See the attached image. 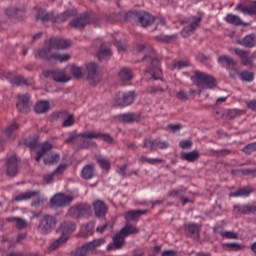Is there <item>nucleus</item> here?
<instances>
[{
  "mask_svg": "<svg viewBox=\"0 0 256 256\" xmlns=\"http://www.w3.org/2000/svg\"><path fill=\"white\" fill-rule=\"evenodd\" d=\"M47 44L49 45L50 49L39 50L36 57L48 59V61H59V63H65V61H69V59H71L69 54H51V49H68V47H71V40L51 38Z\"/></svg>",
  "mask_w": 256,
  "mask_h": 256,
  "instance_id": "nucleus-1",
  "label": "nucleus"
},
{
  "mask_svg": "<svg viewBox=\"0 0 256 256\" xmlns=\"http://www.w3.org/2000/svg\"><path fill=\"white\" fill-rule=\"evenodd\" d=\"M136 233H139L137 227L131 224H126L125 227L122 228L120 233L116 234L113 237L114 245L109 244L107 246V251H113L114 247L115 249H121V247L125 245V237H129V235H135Z\"/></svg>",
  "mask_w": 256,
  "mask_h": 256,
  "instance_id": "nucleus-2",
  "label": "nucleus"
},
{
  "mask_svg": "<svg viewBox=\"0 0 256 256\" xmlns=\"http://www.w3.org/2000/svg\"><path fill=\"white\" fill-rule=\"evenodd\" d=\"M77 229V225L72 222H63L58 228V233H61V237L56 239L49 247L50 251H55V249L61 247V245L67 243L69 240V235Z\"/></svg>",
  "mask_w": 256,
  "mask_h": 256,
  "instance_id": "nucleus-3",
  "label": "nucleus"
},
{
  "mask_svg": "<svg viewBox=\"0 0 256 256\" xmlns=\"http://www.w3.org/2000/svg\"><path fill=\"white\" fill-rule=\"evenodd\" d=\"M191 80L197 87L202 89H213L217 87V82L215 78L205 72L195 71L194 76L191 77Z\"/></svg>",
  "mask_w": 256,
  "mask_h": 256,
  "instance_id": "nucleus-4",
  "label": "nucleus"
},
{
  "mask_svg": "<svg viewBox=\"0 0 256 256\" xmlns=\"http://www.w3.org/2000/svg\"><path fill=\"white\" fill-rule=\"evenodd\" d=\"M73 15H77V10L66 11L60 14L57 18H53V14L47 13L45 10H38L36 19H40V21H52L53 23H63L64 21H67L68 17Z\"/></svg>",
  "mask_w": 256,
  "mask_h": 256,
  "instance_id": "nucleus-5",
  "label": "nucleus"
},
{
  "mask_svg": "<svg viewBox=\"0 0 256 256\" xmlns=\"http://www.w3.org/2000/svg\"><path fill=\"white\" fill-rule=\"evenodd\" d=\"M135 102V92L128 91V92H119L116 94L114 98V103L116 107H127L132 105Z\"/></svg>",
  "mask_w": 256,
  "mask_h": 256,
  "instance_id": "nucleus-6",
  "label": "nucleus"
},
{
  "mask_svg": "<svg viewBox=\"0 0 256 256\" xmlns=\"http://www.w3.org/2000/svg\"><path fill=\"white\" fill-rule=\"evenodd\" d=\"M101 245H105V239L100 238L96 239L90 243L85 244L83 247L78 248L76 251L72 252L73 256H87L93 249L96 247H101Z\"/></svg>",
  "mask_w": 256,
  "mask_h": 256,
  "instance_id": "nucleus-7",
  "label": "nucleus"
},
{
  "mask_svg": "<svg viewBox=\"0 0 256 256\" xmlns=\"http://www.w3.org/2000/svg\"><path fill=\"white\" fill-rule=\"evenodd\" d=\"M55 225H57V219L55 217L44 215L39 224V231L47 235V233H51L55 229Z\"/></svg>",
  "mask_w": 256,
  "mask_h": 256,
  "instance_id": "nucleus-8",
  "label": "nucleus"
},
{
  "mask_svg": "<svg viewBox=\"0 0 256 256\" xmlns=\"http://www.w3.org/2000/svg\"><path fill=\"white\" fill-rule=\"evenodd\" d=\"M218 63L223 66L226 65V68L229 71L230 77H232V79H235V77L239 76V71L235 68V65H237V63L235 62V60H233V58L223 55L218 58Z\"/></svg>",
  "mask_w": 256,
  "mask_h": 256,
  "instance_id": "nucleus-9",
  "label": "nucleus"
},
{
  "mask_svg": "<svg viewBox=\"0 0 256 256\" xmlns=\"http://www.w3.org/2000/svg\"><path fill=\"white\" fill-rule=\"evenodd\" d=\"M89 213H91V205L87 203L73 206L69 210V215L75 219H79V217H85V215H89Z\"/></svg>",
  "mask_w": 256,
  "mask_h": 256,
  "instance_id": "nucleus-10",
  "label": "nucleus"
},
{
  "mask_svg": "<svg viewBox=\"0 0 256 256\" xmlns=\"http://www.w3.org/2000/svg\"><path fill=\"white\" fill-rule=\"evenodd\" d=\"M73 202V197L71 195L58 193L51 199L52 207H67V205Z\"/></svg>",
  "mask_w": 256,
  "mask_h": 256,
  "instance_id": "nucleus-11",
  "label": "nucleus"
},
{
  "mask_svg": "<svg viewBox=\"0 0 256 256\" xmlns=\"http://www.w3.org/2000/svg\"><path fill=\"white\" fill-rule=\"evenodd\" d=\"M45 77H51L57 83H67L71 81V76L67 75L64 71H46L44 72Z\"/></svg>",
  "mask_w": 256,
  "mask_h": 256,
  "instance_id": "nucleus-12",
  "label": "nucleus"
},
{
  "mask_svg": "<svg viewBox=\"0 0 256 256\" xmlns=\"http://www.w3.org/2000/svg\"><path fill=\"white\" fill-rule=\"evenodd\" d=\"M78 137H82V139H101L102 141H106V143H113V138L108 134H101L95 131L83 132L78 135Z\"/></svg>",
  "mask_w": 256,
  "mask_h": 256,
  "instance_id": "nucleus-13",
  "label": "nucleus"
},
{
  "mask_svg": "<svg viewBox=\"0 0 256 256\" xmlns=\"http://www.w3.org/2000/svg\"><path fill=\"white\" fill-rule=\"evenodd\" d=\"M151 61V68L148 73L153 77V79L159 80L163 77V72L161 71V62L157 58H149Z\"/></svg>",
  "mask_w": 256,
  "mask_h": 256,
  "instance_id": "nucleus-14",
  "label": "nucleus"
},
{
  "mask_svg": "<svg viewBox=\"0 0 256 256\" xmlns=\"http://www.w3.org/2000/svg\"><path fill=\"white\" fill-rule=\"evenodd\" d=\"M187 23H189L190 25L184 27V29L181 32L182 37H189V35H191V33H193V31H195V29H197V27L201 25V18L200 17L189 18L187 20Z\"/></svg>",
  "mask_w": 256,
  "mask_h": 256,
  "instance_id": "nucleus-15",
  "label": "nucleus"
},
{
  "mask_svg": "<svg viewBox=\"0 0 256 256\" xmlns=\"http://www.w3.org/2000/svg\"><path fill=\"white\" fill-rule=\"evenodd\" d=\"M6 167L7 175H9V177H14V175L19 172V159L17 156L13 155L9 157L6 162Z\"/></svg>",
  "mask_w": 256,
  "mask_h": 256,
  "instance_id": "nucleus-16",
  "label": "nucleus"
},
{
  "mask_svg": "<svg viewBox=\"0 0 256 256\" xmlns=\"http://www.w3.org/2000/svg\"><path fill=\"white\" fill-rule=\"evenodd\" d=\"M235 54L240 57L242 61V65H245V67H252L253 66V57L255 55H250L249 52L244 51L242 49L236 48Z\"/></svg>",
  "mask_w": 256,
  "mask_h": 256,
  "instance_id": "nucleus-17",
  "label": "nucleus"
},
{
  "mask_svg": "<svg viewBox=\"0 0 256 256\" xmlns=\"http://www.w3.org/2000/svg\"><path fill=\"white\" fill-rule=\"evenodd\" d=\"M16 107L20 113H29V95L20 94L18 95V101Z\"/></svg>",
  "mask_w": 256,
  "mask_h": 256,
  "instance_id": "nucleus-18",
  "label": "nucleus"
},
{
  "mask_svg": "<svg viewBox=\"0 0 256 256\" xmlns=\"http://www.w3.org/2000/svg\"><path fill=\"white\" fill-rule=\"evenodd\" d=\"M87 71H88V81L90 85H97L99 83V74H97V64L95 63H90L87 66Z\"/></svg>",
  "mask_w": 256,
  "mask_h": 256,
  "instance_id": "nucleus-19",
  "label": "nucleus"
},
{
  "mask_svg": "<svg viewBox=\"0 0 256 256\" xmlns=\"http://www.w3.org/2000/svg\"><path fill=\"white\" fill-rule=\"evenodd\" d=\"M144 146L147 149H167L169 147V143L165 141H160V140H151V139H146L144 141Z\"/></svg>",
  "mask_w": 256,
  "mask_h": 256,
  "instance_id": "nucleus-20",
  "label": "nucleus"
},
{
  "mask_svg": "<svg viewBox=\"0 0 256 256\" xmlns=\"http://www.w3.org/2000/svg\"><path fill=\"white\" fill-rule=\"evenodd\" d=\"M92 205H93L94 213L97 217H105L107 213V205L105 204V202L101 200H96L93 202Z\"/></svg>",
  "mask_w": 256,
  "mask_h": 256,
  "instance_id": "nucleus-21",
  "label": "nucleus"
},
{
  "mask_svg": "<svg viewBox=\"0 0 256 256\" xmlns=\"http://www.w3.org/2000/svg\"><path fill=\"white\" fill-rule=\"evenodd\" d=\"M235 9L241 11L244 15H256V1L251 2L250 6L238 4Z\"/></svg>",
  "mask_w": 256,
  "mask_h": 256,
  "instance_id": "nucleus-22",
  "label": "nucleus"
},
{
  "mask_svg": "<svg viewBox=\"0 0 256 256\" xmlns=\"http://www.w3.org/2000/svg\"><path fill=\"white\" fill-rule=\"evenodd\" d=\"M185 231L192 239H199V225L195 223L186 224Z\"/></svg>",
  "mask_w": 256,
  "mask_h": 256,
  "instance_id": "nucleus-23",
  "label": "nucleus"
},
{
  "mask_svg": "<svg viewBox=\"0 0 256 256\" xmlns=\"http://www.w3.org/2000/svg\"><path fill=\"white\" fill-rule=\"evenodd\" d=\"M139 23L142 27H149V25H153V23H155V17L147 12H143L139 16Z\"/></svg>",
  "mask_w": 256,
  "mask_h": 256,
  "instance_id": "nucleus-24",
  "label": "nucleus"
},
{
  "mask_svg": "<svg viewBox=\"0 0 256 256\" xmlns=\"http://www.w3.org/2000/svg\"><path fill=\"white\" fill-rule=\"evenodd\" d=\"M146 210H130L125 213L124 217L126 221H137L141 215H145Z\"/></svg>",
  "mask_w": 256,
  "mask_h": 256,
  "instance_id": "nucleus-25",
  "label": "nucleus"
},
{
  "mask_svg": "<svg viewBox=\"0 0 256 256\" xmlns=\"http://www.w3.org/2000/svg\"><path fill=\"white\" fill-rule=\"evenodd\" d=\"M53 149V145L49 142H45L41 145V148L37 152L36 161H41V158L45 157L49 151Z\"/></svg>",
  "mask_w": 256,
  "mask_h": 256,
  "instance_id": "nucleus-26",
  "label": "nucleus"
},
{
  "mask_svg": "<svg viewBox=\"0 0 256 256\" xmlns=\"http://www.w3.org/2000/svg\"><path fill=\"white\" fill-rule=\"evenodd\" d=\"M118 77L122 83H129L133 79V71L129 68H122L118 73Z\"/></svg>",
  "mask_w": 256,
  "mask_h": 256,
  "instance_id": "nucleus-27",
  "label": "nucleus"
},
{
  "mask_svg": "<svg viewBox=\"0 0 256 256\" xmlns=\"http://www.w3.org/2000/svg\"><path fill=\"white\" fill-rule=\"evenodd\" d=\"M89 23V16L86 14L80 16L79 18L75 19L70 23L71 27H75L76 29H83L85 25Z\"/></svg>",
  "mask_w": 256,
  "mask_h": 256,
  "instance_id": "nucleus-28",
  "label": "nucleus"
},
{
  "mask_svg": "<svg viewBox=\"0 0 256 256\" xmlns=\"http://www.w3.org/2000/svg\"><path fill=\"white\" fill-rule=\"evenodd\" d=\"M181 159L183 161H188V163H195V161L199 159V151L183 152L181 154Z\"/></svg>",
  "mask_w": 256,
  "mask_h": 256,
  "instance_id": "nucleus-29",
  "label": "nucleus"
},
{
  "mask_svg": "<svg viewBox=\"0 0 256 256\" xmlns=\"http://www.w3.org/2000/svg\"><path fill=\"white\" fill-rule=\"evenodd\" d=\"M19 129V124H17V122H13L12 124H10L4 131V135H6V137L8 139H13L15 138V133H17V130Z\"/></svg>",
  "mask_w": 256,
  "mask_h": 256,
  "instance_id": "nucleus-30",
  "label": "nucleus"
},
{
  "mask_svg": "<svg viewBox=\"0 0 256 256\" xmlns=\"http://www.w3.org/2000/svg\"><path fill=\"white\" fill-rule=\"evenodd\" d=\"M240 45L243 47H256V36L253 34L247 35L240 41Z\"/></svg>",
  "mask_w": 256,
  "mask_h": 256,
  "instance_id": "nucleus-31",
  "label": "nucleus"
},
{
  "mask_svg": "<svg viewBox=\"0 0 256 256\" xmlns=\"http://www.w3.org/2000/svg\"><path fill=\"white\" fill-rule=\"evenodd\" d=\"M96 160L104 171H109L111 169V160H109V158L98 155L96 156Z\"/></svg>",
  "mask_w": 256,
  "mask_h": 256,
  "instance_id": "nucleus-32",
  "label": "nucleus"
},
{
  "mask_svg": "<svg viewBox=\"0 0 256 256\" xmlns=\"http://www.w3.org/2000/svg\"><path fill=\"white\" fill-rule=\"evenodd\" d=\"M253 193V190L249 187L238 189L236 192H231L230 197H247Z\"/></svg>",
  "mask_w": 256,
  "mask_h": 256,
  "instance_id": "nucleus-33",
  "label": "nucleus"
},
{
  "mask_svg": "<svg viewBox=\"0 0 256 256\" xmlns=\"http://www.w3.org/2000/svg\"><path fill=\"white\" fill-rule=\"evenodd\" d=\"M37 195H39V192L37 191H28L16 196L15 201H27L33 199V197H37Z\"/></svg>",
  "mask_w": 256,
  "mask_h": 256,
  "instance_id": "nucleus-34",
  "label": "nucleus"
},
{
  "mask_svg": "<svg viewBox=\"0 0 256 256\" xmlns=\"http://www.w3.org/2000/svg\"><path fill=\"white\" fill-rule=\"evenodd\" d=\"M7 79H9L12 85H23V83H25V80L23 79V77L17 76L13 72L8 73Z\"/></svg>",
  "mask_w": 256,
  "mask_h": 256,
  "instance_id": "nucleus-35",
  "label": "nucleus"
},
{
  "mask_svg": "<svg viewBox=\"0 0 256 256\" xmlns=\"http://www.w3.org/2000/svg\"><path fill=\"white\" fill-rule=\"evenodd\" d=\"M225 21L227 23H230V25H243V21H241V18L235 14H228L225 17Z\"/></svg>",
  "mask_w": 256,
  "mask_h": 256,
  "instance_id": "nucleus-36",
  "label": "nucleus"
},
{
  "mask_svg": "<svg viewBox=\"0 0 256 256\" xmlns=\"http://www.w3.org/2000/svg\"><path fill=\"white\" fill-rule=\"evenodd\" d=\"M95 172V166L93 165H86L82 169V177L83 179H91L93 177V173Z\"/></svg>",
  "mask_w": 256,
  "mask_h": 256,
  "instance_id": "nucleus-37",
  "label": "nucleus"
},
{
  "mask_svg": "<svg viewBox=\"0 0 256 256\" xmlns=\"http://www.w3.org/2000/svg\"><path fill=\"white\" fill-rule=\"evenodd\" d=\"M94 228H95V224L93 222H90L89 224L81 227L80 235L82 237H87V235H91V233H93Z\"/></svg>",
  "mask_w": 256,
  "mask_h": 256,
  "instance_id": "nucleus-38",
  "label": "nucleus"
},
{
  "mask_svg": "<svg viewBox=\"0 0 256 256\" xmlns=\"http://www.w3.org/2000/svg\"><path fill=\"white\" fill-rule=\"evenodd\" d=\"M36 113H46V111H49V102L48 101H40L36 103L34 107Z\"/></svg>",
  "mask_w": 256,
  "mask_h": 256,
  "instance_id": "nucleus-39",
  "label": "nucleus"
},
{
  "mask_svg": "<svg viewBox=\"0 0 256 256\" xmlns=\"http://www.w3.org/2000/svg\"><path fill=\"white\" fill-rule=\"evenodd\" d=\"M69 71L76 77L77 79H81L83 77V69L81 67L75 66L74 64L67 67Z\"/></svg>",
  "mask_w": 256,
  "mask_h": 256,
  "instance_id": "nucleus-40",
  "label": "nucleus"
},
{
  "mask_svg": "<svg viewBox=\"0 0 256 256\" xmlns=\"http://www.w3.org/2000/svg\"><path fill=\"white\" fill-rule=\"evenodd\" d=\"M235 210L239 211V213H243L244 215H248V213L256 211V207L251 205L235 206Z\"/></svg>",
  "mask_w": 256,
  "mask_h": 256,
  "instance_id": "nucleus-41",
  "label": "nucleus"
},
{
  "mask_svg": "<svg viewBox=\"0 0 256 256\" xmlns=\"http://www.w3.org/2000/svg\"><path fill=\"white\" fill-rule=\"evenodd\" d=\"M97 57L100 61H103L104 59H109V57H111V50L109 48L103 49V46H101L100 50L97 53Z\"/></svg>",
  "mask_w": 256,
  "mask_h": 256,
  "instance_id": "nucleus-42",
  "label": "nucleus"
},
{
  "mask_svg": "<svg viewBox=\"0 0 256 256\" xmlns=\"http://www.w3.org/2000/svg\"><path fill=\"white\" fill-rule=\"evenodd\" d=\"M240 79L242 81H246L248 83H251L253 81V79H255V75L253 74V72L242 71L240 73Z\"/></svg>",
  "mask_w": 256,
  "mask_h": 256,
  "instance_id": "nucleus-43",
  "label": "nucleus"
},
{
  "mask_svg": "<svg viewBox=\"0 0 256 256\" xmlns=\"http://www.w3.org/2000/svg\"><path fill=\"white\" fill-rule=\"evenodd\" d=\"M137 51H139V53H150L151 55H155V50H153L151 46L145 44H138Z\"/></svg>",
  "mask_w": 256,
  "mask_h": 256,
  "instance_id": "nucleus-44",
  "label": "nucleus"
},
{
  "mask_svg": "<svg viewBox=\"0 0 256 256\" xmlns=\"http://www.w3.org/2000/svg\"><path fill=\"white\" fill-rule=\"evenodd\" d=\"M6 15L9 17H16V19H19V17L23 15V11L17 8H9L6 10Z\"/></svg>",
  "mask_w": 256,
  "mask_h": 256,
  "instance_id": "nucleus-45",
  "label": "nucleus"
},
{
  "mask_svg": "<svg viewBox=\"0 0 256 256\" xmlns=\"http://www.w3.org/2000/svg\"><path fill=\"white\" fill-rule=\"evenodd\" d=\"M59 154H52L44 159L45 165H55V163H59Z\"/></svg>",
  "mask_w": 256,
  "mask_h": 256,
  "instance_id": "nucleus-46",
  "label": "nucleus"
},
{
  "mask_svg": "<svg viewBox=\"0 0 256 256\" xmlns=\"http://www.w3.org/2000/svg\"><path fill=\"white\" fill-rule=\"evenodd\" d=\"M140 161L141 163H148L149 165H157V163H163V159H159V158L141 157Z\"/></svg>",
  "mask_w": 256,
  "mask_h": 256,
  "instance_id": "nucleus-47",
  "label": "nucleus"
},
{
  "mask_svg": "<svg viewBox=\"0 0 256 256\" xmlns=\"http://www.w3.org/2000/svg\"><path fill=\"white\" fill-rule=\"evenodd\" d=\"M220 235L224 239H239V235L233 231H221Z\"/></svg>",
  "mask_w": 256,
  "mask_h": 256,
  "instance_id": "nucleus-48",
  "label": "nucleus"
},
{
  "mask_svg": "<svg viewBox=\"0 0 256 256\" xmlns=\"http://www.w3.org/2000/svg\"><path fill=\"white\" fill-rule=\"evenodd\" d=\"M183 67H189V62L187 61H177V62H173V64L171 66H169V68L173 71L175 69H183Z\"/></svg>",
  "mask_w": 256,
  "mask_h": 256,
  "instance_id": "nucleus-49",
  "label": "nucleus"
},
{
  "mask_svg": "<svg viewBox=\"0 0 256 256\" xmlns=\"http://www.w3.org/2000/svg\"><path fill=\"white\" fill-rule=\"evenodd\" d=\"M223 247H227L230 251H240V249H243V246L237 243H225Z\"/></svg>",
  "mask_w": 256,
  "mask_h": 256,
  "instance_id": "nucleus-50",
  "label": "nucleus"
},
{
  "mask_svg": "<svg viewBox=\"0 0 256 256\" xmlns=\"http://www.w3.org/2000/svg\"><path fill=\"white\" fill-rule=\"evenodd\" d=\"M120 119H122V121H124L125 123H133V121H135V115H133V114H122L120 116Z\"/></svg>",
  "mask_w": 256,
  "mask_h": 256,
  "instance_id": "nucleus-51",
  "label": "nucleus"
},
{
  "mask_svg": "<svg viewBox=\"0 0 256 256\" xmlns=\"http://www.w3.org/2000/svg\"><path fill=\"white\" fill-rule=\"evenodd\" d=\"M243 151L247 155H251V153H253V151H256V142L252 143V144H248L246 147H244Z\"/></svg>",
  "mask_w": 256,
  "mask_h": 256,
  "instance_id": "nucleus-52",
  "label": "nucleus"
},
{
  "mask_svg": "<svg viewBox=\"0 0 256 256\" xmlns=\"http://www.w3.org/2000/svg\"><path fill=\"white\" fill-rule=\"evenodd\" d=\"M16 220V227L17 229H25L27 227V221L21 219V218H13Z\"/></svg>",
  "mask_w": 256,
  "mask_h": 256,
  "instance_id": "nucleus-53",
  "label": "nucleus"
},
{
  "mask_svg": "<svg viewBox=\"0 0 256 256\" xmlns=\"http://www.w3.org/2000/svg\"><path fill=\"white\" fill-rule=\"evenodd\" d=\"M107 229H113V224H104L96 228L97 233H104Z\"/></svg>",
  "mask_w": 256,
  "mask_h": 256,
  "instance_id": "nucleus-54",
  "label": "nucleus"
},
{
  "mask_svg": "<svg viewBox=\"0 0 256 256\" xmlns=\"http://www.w3.org/2000/svg\"><path fill=\"white\" fill-rule=\"evenodd\" d=\"M66 170H67V165L61 164L58 166L56 171H54V175H63V173H65Z\"/></svg>",
  "mask_w": 256,
  "mask_h": 256,
  "instance_id": "nucleus-55",
  "label": "nucleus"
},
{
  "mask_svg": "<svg viewBox=\"0 0 256 256\" xmlns=\"http://www.w3.org/2000/svg\"><path fill=\"white\" fill-rule=\"evenodd\" d=\"M238 173L241 175H252V177H256V169L250 170V169H244V170H238Z\"/></svg>",
  "mask_w": 256,
  "mask_h": 256,
  "instance_id": "nucleus-56",
  "label": "nucleus"
},
{
  "mask_svg": "<svg viewBox=\"0 0 256 256\" xmlns=\"http://www.w3.org/2000/svg\"><path fill=\"white\" fill-rule=\"evenodd\" d=\"M75 123V120L73 119V115H69L63 122L64 127H71Z\"/></svg>",
  "mask_w": 256,
  "mask_h": 256,
  "instance_id": "nucleus-57",
  "label": "nucleus"
},
{
  "mask_svg": "<svg viewBox=\"0 0 256 256\" xmlns=\"http://www.w3.org/2000/svg\"><path fill=\"white\" fill-rule=\"evenodd\" d=\"M193 145V142L190 140H183L180 142L181 149H189Z\"/></svg>",
  "mask_w": 256,
  "mask_h": 256,
  "instance_id": "nucleus-58",
  "label": "nucleus"
},
{
  "mask_svg": "<svg viewBox=\"0 0 256 256\" xmlns=\"http://www.w3.org/2000/svg\"><path fill=\"white\" fill-rule=\"evenodd\" d=\"M168 129L172 130V133H177V131L181 130L180 124H170L168 125Z\"/></svg>",
  "mask_w": 256,
  "mask_h": 256,
  "instance_id": "nucleus-59",
  "label": "nucleus"
},
{
  "mask_svg": "<svg viewBox=\"0 0 256 256\" xmlns=\"http://www.w3.org/2000/svg\"><path fill=\"white\" fill-rule=\"evenodd\" d=\"M93 145H95V143H93V142H91L89 140H84L80 147L82 149H85L87 147H93Z\"/></svg>",
  "mask_w": 256,
  "mask_h": 256,
  "instance_id": "nucleus-60",
  "label": "nucleus"
},
{
  "mask_svg": "<svg viewBox=\"0 0 256 256\" xmlns=\"http://www.w3.org/2000/svg\"><path fill=\"white\" fill-rule=\"evenodd\" d=\"M177 97H178V99H182L183 101H187V93H185V91H183V90H180L177 93Z\"/></svg>",
  "mask_w": 256,
  "mask_h": 256,
  "instance_id": "nucleus-61",
  "label": "nucleus"
},
{
  "mask_svg": "<svg viewBox=\"0 0 256 256\" xmlns=\"http://www.w3.org/2000/svg\"><path fill=\"white\" fill-rule=\"evenodd\" d=\"M55 175H57V174H55V172H53L52 174L46 175L44 177V181L46 183H53V177H55Z\"/></svg>",
  "mask_w": 256,
  "mask_h": 256,
  "instance_id": "nucleus-62",
  "label": "nucleus"
},
{
  "mask_svg": "<svg viewBox=\"0 0 256 256\" xmlns=\"http://www.w3.org/2000/svg\"><path fill=\"white\" fill-rule=\"evenodd\" d=\"M248 109H252V111H256V100H252L247 103Z\"/></svg>",
  "mask_w": 256,
  "mask_h": 256,
  "instance_id": "nucleus-63",
  "label": "nucleus"
},
{
  "mask_svg": "<svg viewBox=\"0 0 256 256\" xmlns=\"http://www.w3.org/2000/svg\"><path fill=\"white\" fill-rule=\"evenodd\" d=\"M117 171H118L119 175H125V171H127V165L124 164V165L120 166Z\"/></svg>",
  "mask_w": 256,
  "mask_h": 256,
  "instance_id": "nucleus-64",
  "label": "nucleus"
}]
</instances>
